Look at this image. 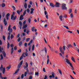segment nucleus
I'll return each instance as SVG.
<instances>
[{"label": "nucleus", "instance_id": "obj_1", "mask_svg": "<svg viewBox=\"0 0 79 79\" xmlns=\"http://www.w3.org/2000/svg\"><path fill=\"white\" fill-rule=\"evenodd\" d=\"M28 63L27 62H26L25 63V65L23 66V68H24V69H26L27 71L25 72L24 73V76L25 77H26L27 76V73H29V69H28Z\"/></svg>", "mask_w": 79, "mask_h": 79}, {"label": "nucleus", "instance_id": "obj_2", "mask_svg": "<svg viewBox=\"0 0 79 79\" xmlns=\"http://www.w3.org/2000/svg\"><path fill=\"white\" fill-rule=\"evenodd\" d=\"M23 60H22L20 62L19 64H18V66L17 67L18 69L17 70L15 73L14 74H17L18 72H19V68H21V65L23 64Z\"/></svg>", "mask_w": 79, "mask_h": 79}, {"label": "nucleus", "instance_id": "obj_3", "mask_svg": "<svg viewBox=\"0 0 79 79\" xmlns=\"http://www.w3.org/2000/svg\"><path fill=\"white\" fill-rule=\"evenodd\" d=\"M65 60H64V61L65 62H66L68 64H69L70 66L71 67L72 69V71H74V68L73 67V65L70 62V60H69L68 59L65 58Z\"/></svg>", "mask_w": 79, "mask_h": 79}, {"label": "nucleus", "instance_id": "obj_4", "mask_svg": "<svg viewBox=\"0 0 79 79\" xmlns=\"http://www.w3.org/2000/svg\"><path fill=\"white\" fill-rule=\"evenodd\" d=\"M8 31H9V32L8 33L9 35H10L11 33L13 32V29L12 28H11V25H10L8 27V29L7 30Z\"/></svg>", "mask_w": 79, "mask_h": 79}, {"label": "nucleus", "instance_id": "obj_5", "mask_svg": "<svg viewBox=\"0 0 79 79\" xmlns=\"http://www.w3.org/2000/svg\"><path fill=\"white\" fill-rule=\"evenodd\" d=\"M0 70L1 71H2V74H4L5 73V68H3L2 65H1V66L0 68Z\"/></svg>", "mask_w": 79, "mask_h": 79}, {"label": "nucleus", "instance_id": "obj_6", "mask_svg": "<svg viewBox=\"0 0 79 79\" xmlns=\"http://www.w3.org/2000/svg\"><path fill=\"white\" fill-rule=\"evenodd\" d=\"M66 6V4H62L61 7V8L62 10H66L68 8Z\"/></svg>", "mask_w": 79, "mask_h": 79}, {"label": "nucleus", "instance_id": "obj_7", "mask_svg": "<svg viewBox=\"0 0 79 79\" xmlns=\"http://www.w3.org/2000/svg\"><path fill=\"white\" fill-rule=\"evenodd\" d=\"M15 12H13V14L11 15V19H13L14 20H15L17 18V16L16 15L15 16V17L14 16L15 15Z\"/></svg>", "mask_w": 79, "mask_h": 79}, {"label": "nucleus", "instance_id": "obj_8", "mask_svg": "<svg viewBox=\"0 0 79 79\" xmlns=\"http://www.w3.org/2000/svg\"><path fill=\"white\" fill-rule=\"evenodd\" d=\"M59 49L60 50V52L62 53V54L64 55V50H63V48H62V47L60 46Z\"/></svg>", "mask_w": 79, "mask_h": 79}, {"label": "nucleus", "instance_id": "obj_9", "mask_svg": "<svg viewBox=\"0 0 79 79\" xmlns=\"http://www.w3.org/2000/svg\"><path fill=\"white\" fill-rule=\"evenodd\" d=\"M52 75H50L49 76L50 78H55V73L54 72H52Z\"/></svg>", "mask_w": 79, "mask_h": 79}, {"label": "nucleus", "instance_id": "obj_10", "mask_svg": "<svg viewBox=\"0 0 79 79\" xmlns=\"http://www.w3.org/2000/svg\"><path fill=\"white\" fill-rule=\"evenodd\" d=\"M10 14L9 13L6 14V20H8V19H9V16H10Z\"/></svg>", "mask_w": 79, "mask_h": 79}, {"label": "nucleus", "instance_id": "obj_11", "mask_svg": "<svg viewBox=\"0 0 79 79\" xmlns=\"http://www.w3.org/2000/svg\"><path fill=\"white\" fill-rule=\"evenodd\" d=\"M23 11V9H21L20 10H17V13L18 15H20V13H21Z\"/></svg>", "mask_w": 79, "mask_h": 79}, {"label": "nucleus", "instance_id": "obj_12", "mask_svg": "<svg viewBox=\"0 0 79 79\" xmlns=\"http://www.w3.org/2000/svg\"><path fill=\"white\" fill-rule=\"evenodd\" d=\"M4 23L5 26H6L7 25V22L6 21V18H5L4 19Z\"/></svg>", "mask_w": 79, "mask_h": 79}, {"label": "nucleus", "instance_id": "obj_13", "mask_svg": "<svg viewBox=\"0 0 79 79\" xmlns=\"http://www.w3.org/2000/svg\"><path fill=\"white\" fill-rule=\"evenodd\" d=\"M23 16L22 15H21L20 18H19V21H22V20H23V19H24V18H23Z\"/></svg>", "mask_w": 79, "mask_h": 79}, {"label": "nucleus", "instance_id": "obj_14", "mask_svg": "<svg viewBox=\"0 0 79 79\" xmlns=\"http://www.w3.org/2000/svg\"><path fill=\"white\" fill-rule=\"evenodd\" d=\"M50 6H51L52 8H54V7H55V5H54L53 3H50Z\"/></svg>", "mask_w": 79, "mask_h": 79}, {"label": "nucleus", "instance_id": "obj_15", "mask_svg": "<svg viewBox=\"0 0 79 79\" xmlns=\"http://www.w3.org/2000/svg\"><path fill=\"white\" fill-rule=\"evenodd\" d=\"M56 5L55 6L56 7H60V5H60V4L56 2Z\"/></svg>", "mask_w": 79, "mask_h": 79}, {"label": "nucleus", "instance_id": "obj_16", "mask_svg": "<svg viewBox=\"0 0 79 79\" xmlns=\"http://www.w3.org/2000/svg\"><path fill=\"white\" fill-rule=\"evenodd\" d=\"M2 54L3 55V56L5 58L6 57V53L4 51H2Z\"/></svg>", "mask_w": 79, "mask_h": 79}, {"label": "nucleus", "instance_id": "obj_17", "mask_svg": "<svg viewBox=\"0 0 79 79\" xmlns=\"http://www.w3.org/2000/svg\"><path fill=\"white\" fill-rule=\"evenodd\" d=\"M24 7L25 9H27V3L26 2H25L24 5Z\"/></svg>", "mask_w": 79, "mask_h": 79}, {"label": "nucleus", "instance_id": "obj_18", "mask_svg": "<svg viewBox=\"0 0 79 79\" xmlns=\"http://www.w3.org/2000/svg\"><path fill=\"white\" fill-rule=\"evenodd\" d=\"M10 52L11 55H12V54H13V52H14V49L13 48H11Z\"/></svg>", "mask_w": 79, "mask_h": 79}, {"label": "nucleus", "instance_id": "obj_19", "mask_svg": "<svg viewBox=\"0 0 79 79\" xmlns=\"http://www.w3.org/2000/svg\"><path fill=\"white\" fill-rule=\"evenodd\" d=\"M48 60L47 61V64H48V63H49V56L48 55L47 56Z\"/></svg>", "mask_w": 79, "mask_h": 79}, {"label": "nucleus", "instance_id": "obj_20", "mask_svg": "<svg viewBox=\"0 0 79 79\" xmlns=\"http://www.w3.org/2000/svg\"><path fill=\"white\" fill-rule=\"evenodd\" d=\"M69 14H71V12H72V11H73L72 10V9H69Z\"/></svg>", "mask_w": 79, "mask_h": 79}, {"label": "nucleus", "instance_id": "obj_21", "mask_svg": "<svg viewBox=\"0 0 79 79\" xmlns=\"http://www.w3.org/2000/svg\"><path fill=\"white\" fill-rule=\"evenodd\" d=\"M3 50V48H2V47H1V46H0V52H2V50Z\"/></svg>", "mask_w": 79, "mask_h": 79}, {"label": "nucleus", "instance_id": "obj_22", "mask_svg": "<svg viewBox=\"0 0 79 79\" xmlns=\"http://www.w3.org/2000/svg\"><path fill=\"white\" fill-rule=\"evenodd\" d=\"M67 47L69 48L71 47H73V46L71 44H68L67 45Z\"/></svg>", "mask_w": 79, "mask_h": 79}, {"label": "nucleus", "instance_id": "obj_23", "mask_svg": "<svg viewBox=\"0 0 79 79\" xmlns=\"http://www.w3.org/2000/svg\"><path fill=\"white\" fill-rule=\"evenodd\" d=\"M23 44V42L22 41H20L19 44V46H21Z\"/></svg>", "mask_w": 79, "mask_h": 79}, {"label": "nucleus", "instance_id": "obj_24", "mask_svg": "<svg viewBox=\"0 0 79 79\" xmlns=\"http://www.w3.org/2000/svg\"><path fill=\"white\" fill-rule=\"evenodd\" d=\"M27 11V10H25L24 12H23V16H25V15H26V11Z\"/></svg>", "mask_w": 79, "mask_h": 79}, {"label": "nucleus", "instance_id": "obj_25", "mask_svg": "<svg viewBox=\"0 0 79 79\" xmlns=\"http://www.w3.org/2000/svg\"><path fill=\"white\" fill-rule=\"evenodd\" d=\"M27 27V25L26 24L22 28L23 29H25V28H26Z\"/></svg>", "mask_w": 79, "mask_h": 79}, {"label": "nucleus", "instance_id": "obj_26", "mask_svg": "<svg viewBox=\"0 0 79 79\" xmlns=\"http://www.w3.org/2000/svg\"><path fill=\"white\" fill-rule=\"evenodd\" d=\"M2 8H3L4 7H5V6H6V5H5V4L4 3H3L2 4Z\"/></svg>", "mask_w": 79, "mask_h": 79}, {"label": "nucleus", "instance_id": "obj_27", "mask_svg": "<svg viewBox=\"0 0 79 79\" xmlns=\"http://www.w3.org/2000/svg\"><path fill=\"white\" fill-rule=\"evenodd\" d=\"M2 73H0V77L1 79H3V77H2Z\"/></svg>", "mask_w": 79, "mask_h": 79}, {"label": "nucleus", "instance_id": "obj_28", "mask_svg": "<svg viewBox=\"0 0 79 79\" xmlns=\"http://www.w3.org/2000/svg\"><path fill=\"white\" fill-rule=\"evenodd\" d=\"M13 38H14V35H13L12 34L10 36V39H12Z\"/></svg>", "mask_w": 79, "mask_h": 79}, {"label": "nucleus", "instance_id": "obj_29", "mask_svg": "<svg viewBox=\"0 0 79 79\" xmlns=\"http://www.w3.org/2000/svg\"><path fill=\"white\" fill-rule=\"evenodd\" d=\"M71 59L73 61H74V62L75 63V62H76V61H75V60L74 59V57H73V56L72 57Z\"/></svg>", "mask_w": 79, "mask_h": 79}, {"label": "nucleus", "instance_id": "obj_30", "mask_svg": "<svg viewBox=\"0 0 79 79\" xmlns=\"http://www.w3.org/2000/svg\"><path fill=\"white\" fill-rule=\"evenodd\" d=\"M62 17H63V16H62V15H61L60 16L59 18L60 21H63V19H62Z\"/></svg>", "mask_w": 79, "mask_h": 79}, {"label": "nucleus", "instance_id": "obj_31", "mask_svg": "<svg viewBox=\"0 0 79 79\" xmlns=\"http://www.w3.org/2000/svg\"><path fill=\"white\" fill-rule=\"evenodd\" d=\"M58 71L59 73L61 75H62V73H61V70H60V69H58Z\"/></svg>", "mask_w": 79, "mask_h": 79}, {"label": "nucleus", "instance_id": "obj_32", "mask_svg": "<svg viewBox=\"0 0 79 79\" xmlns=\"http://www.w3.org/2000/svg\"><path fill=\"white\" fill-rule=\"evenodd\" d=\"M19 24H20V26H23V23L21 21H19Z\"/></svg>", "mask_w": 79, "mask_h": 79}, {"label": "nucleus", "instance_id": "obj_33", "mask_svg": "<svg viewBox=\"0 0 79 79\" xmlns=\"http://www.w3.org/2000/svg\"><path fill=\"white\" fill-rule=\"evenodd\" d=\"M7 48L8 49H9V48H10V43H9L7 44Z\"/></svg>", "mask_w": 79, "mask_h": 79}, {"label": "nucleus", "instance_id": "obj_34", "mask_svg": "<svg viewBox=\"0 0 79 79\" xmlns=\"http://www.w3.org/2000/svg\"><path fill=\"white\" fill-rule=\"evenodd\" d=\"M0 56L1 60H3V55H2V54H1Z\"/></svg>", "mask_w": 79, "mask_h": 79}, {"label": "nucleus", "instance_id": "obj_35", "mask_svg": "<svg viewBox=\"0 0 79 79\" xmlns=\"http://www.w3.org/2000/svg\"><path fill=\"white\" fill-rule=\"evenodd\" d=\"M29 40H30V38H27L26 39V42H29Z\"/></svg>", "mask_w": 79, "mask_h": 79}, {"label": "nucleus", "instance_id": "obj_36", "mask_svg": "<svg viewBox=\"0 0 79 79\" xmlns=\"http://www.w3.org/2000/svg\"><path fill=\"white\" fill-rule=\"evenodd\" d=\"M39 72L35 73V76H39Z\"/></svg>", "mask_w": 79, "mask_h": 79}, {"label": "nucleus", "instance_id": "obj_37", "mask_svg": "<svg viewBox=\"0 0 79 79\" xmlns=\"http://www.w3.org/2000/svg\"><path fill=\"white\" fill-rule=\"evenodd\" d=\"M70 16H71V18H73V17L74 16V15H73V14L71 13L70 14Z\"/></svg>", "mask_w": 79, "mask_h": 79}, {"label": "nucleus", "instance_id": "obj_38", "mask_svg": "<svg viewBox=\"0 0 79 79\" xmlns=\"http://www.w3.org/2000/svg\"><path fill=\"white\" fill-rule=\"evenodd\" d=\"M13 28L14 29V31H16V26H15L13 27Z\"/></svg>", "mask_w": 79, "mask_h": 79}, {"label": "nucleus", "instance_id": "obj_39", "mask_svg": "<svg viewBox=\"0 0 79 79\" xmlns=\"http://www.w3.org/2000/svg\"><path fill=\"white\" fill-rule=\"evenodd\" d=\"M44 50H45V51L46 53H47V48L46 47H45Z\"/></svg>", "mask_w": 79, "mask_h": 79}, {"label": "nucleus", "instance_id": "obj_40", "mask_svg": "<svg viewBox=\"0 0 79 79\" xmlns=\"http://www.w3.org/2000/svg\"><path fill=\"white\" fill-rule=\"evenodd\" d=\"M28 21L29 23H31V18H29L28 19Z\"/></svg>", "mask_w": 79, "mask_h": 79}, {"label": "nucleus", "instance_id": "obj_41", "mask_svg": "<svg viewBox=\"0 0 79 79\" xmlns=\"http://www.w3.org/2000/svg\"><path fill=\"white\" fill-rule=\"evenodd\" d=\"M64 27H65V28H66V29H69V28L68 27V26H64Z\"/></svg>", "mask_w": 79, "mask_h": 79}, {"label": "nucleus", "instance_id": "obj_42", "mask_svg": "<svg viewBox=\"0 0 79 79\" xmlns=\"http://www.w3.org/2000/svg\"><path fill=\"white\" fill-rule=\"evenodd\" d=\"M34 29H35V27H33L31 28V31H34Z\"/></svg>", "mask_w": 79, "mask_h": 79}, {"label": "nucleus", "instance_id": "obj_43", "mask_svg": "<svg viewBox=\"0 0 79 79\" xmlns=\"http://www.w3.org/2000/svg\"><path fill=\"white\" fill-rule=\"evenodd\" d=\"M5 15V14L4 12H3L2 13V16L3 18H4V17Z\"/></svg>", "mask_w": 79, "mask_h": 79}, {"label": "nucleus", "instance_id": "obj_44", "mask_svg": "<svg viewBox=\"0 0 79 79\" xmlns=\"http://www.w3.org/2000/svg\"><path fill=\"white\" fill-rule=\"evenodd\" d=\"M2 39L4 40H5V35H3L2 36Z\"/></svg>", "mask_w": 79, "mask_h": 79}, {"label": "nucleus", "instance_id": "obj_45", "mask_svg": "<svg viewBox=\"0 0 79 79\" xmlns=\"http://www.w3.org/2000/svg\"><path fill=\"white\" fill-rule=\"evenodd\" d=\"M32 51L34 50V45H33L32 47Z\"/></svg>", "mask_w": 79, "mask_h": 79}, {"label": "nucleus", "instance_id": "obj_46", "mask_svg": "<svg viewBox=\"0 0 79 79\" xmlns=\"http://www.w3.org/2000/svg\"><path fill=\"white\" fill-rule=\"evenodd\" d=\"M26 21L25 20L23 22V25H25L26 24Z\"/></svg>", "mask_w": 79, "mask_h": 79}, {"label": "nucleus", "instance_id": "obj_47", "mask_svg": "<svg viewBox=\"0 0 79 79\" xmlns=\"http://www.w3.org/2000/svg\"><path fill=\"white\" fill-rule=\"evenodd\" d=\"M24 54L26 56H28V54L27 53V52H25Z\"/></svg>", "mask_w": 79, "mask_h": 79}, {"label": "nucleus", "instance_id": "obj_48", "mask_svg": "<svg viewBox=\"0 0 79 79\" xmlns=\"http://www.w3.org/2000/svg\"><path fill=\"white\" fill-rule=\"evenodd\" d=\"M28 49H29V52H30L31 51V46H30L29 48H28Z\"/></svg>", "mask_w": 79, "mask_h": 79}, {"label": "nucleus", "instance_id": "obj_49", "mask_svg": "<svg viewBox=\"0 0 79 79\" xmlns=\"http://www.w3.org/2000/svg\"><path fill=\"white\" fill-rule=\"evenodd\" d=\"M21 79H23L24 78V74H22L21 76Z\"/></svg>", "mask_w": 79, "mask_h": 79}, {"label": "nucleus", "instance_id": "obj_50", "mask_svg": "<svg viewBox=\"0 0 79 79\" xmlns=\"http://www.w3.org/2000/svg\"><path fill=\"white\" fill-rule=\"evenodd\" d=\"M7 70H9L11 68V66H8L7 67Z\"/></svg>", "mask_w": 79, "mask_h": 79}, {"label": "nucleus", "instance_id": "obj_51", "mask_svg": "<svg viewBox=\"0 0 79 79\" xmlns=\"http://www.w3.org/2000/svg\"><path fill=\"white\" fill-rule=\"evenodd\" d=\"M0 27L2 30H3V25L2 24L0 25Z\"/></svg>", "mask_w": 79, "mask_h": 79}, {"label": "nucleus", "instance_id": "obj_52", "mask_svg": "<svg viewBox=\"0 0 79 79\" xmlns=\"http://www.w3.org/2000/svg\"><path fill=\"white\" fill-rule=\"evenodd\" d=\"M12 7L14 10H16V8H15V6H12Z\"/></svg>", "mask_w": 79, "mask_h": 79}, {"label": "nucleus", "instance_id": "obj_53", "mask_svg": "<svg viewBox=\"0 0 79 79\" xmlns=\"http://www.w3.org/2000/svg\"><path fill=\"white\" fill-rule=\"evenodd\" d=\"M20 40H21V38H19L17 40V41H18V42H20Z\"/></svg>", "mask_w": 79, "mask_h": 79}, {"label": "nucleus", "instance_id": "obj_54", "mask_svg": "<svg viewBox=\"0 0 79 79\" xmlns=\"http://www.w3.org/2000/svg\"><path fill=\"white\" fill-rule=\"evenodd\" d=\"M63 48L64 51L66 49V47H65V46H63Z\"/></svg>", "mask_w": 79, "mask_h": 79}, {"label": "nucleus", "instance_id": "obj_55", "mask_svg": "<svg viewBox=\"0 0 79 79\" xmlns=\"http://www.w3.org/2000/svg\"><path fill=\"white\" fill-rule=\"evenodd\" d=\"M19 36H20V34H19L17 36V38H19Z\"/></svg>", "mask_w": 79, "mask_h": 79}, {"label": "nucleus", "instance_id": "obj_56", "mask_svg": "<svg viewBox=\"0 0 79 79\" xmlns=\"http://www.w3.org/2000/svg\"><path fill=\"white\" fill-rule=\"evenodd\" d=\"M24 46L25 47H27V43H25L24 44Z\"/></svg>", "mask_w": 79, "mask_h": 79}, {"label": "nucleus", "instance_id": "obj_57", "mask_svg": "<svg viewBox=\"0 0 79 79\" xmlns=\"http://www.w3.org/2000/svg\"><path fill=\"white\" fill-rule=\"evenodd\" d=\"M0 45H2V40L0 39Z\"/></svg>", "mask_w": 79, "mask_h": 79}, {"label": "nucleus", "instance_id": "obj_58", "mask_svg": "<svg viewBox=\"0 0 79 79\" xmlns=\"http://www.w3.org/2000/svg\"><path fill=\"white\" fill-rule=\"evenodd\" d=\"M22 51V50L21 49H20L19 50H18V52H19V53H21Z\"/></svg>", "mask_w": 79, "mask_h": 79}, {"label": "nucleus", "instance_id": "obj_59", "mask_svg": "<svg viewBox=\"0 0 79 79\" xmlns=\"http://www.w3.org/2000/svg\"><path fill=\"white\" fill-rule=\"evenodd\" d=\"M10 35H9L7 37V40H10Z\"/></svg>", "mask_w": 79, "mask_h": 79}, {"label": "nucleus", "instance_id": "obj_60", "mask_svg": "<svg viewBox=\"0 0 79 79\" xmlns=\"http://www.w3.org/2000/svg\"><path fill=\"white\" fill-rule=\"evenodd\" d=\"M30 11V10H29V9H27V12L28 13H29Z\"/></svg>", "mask_w": 79, "mask_h": 79}, {"label": "nucleus", "instance_id": "obj_61", "mask_svg": "<svg viewBox=\"0 0 79 79\" xmlns=\"http://www.w3.org/2000/svg\"><path fill=\"white\" fill-rule=\"evenodd\" d=\"M28 8H30L31 7V6L30 4H29L28 6Z\"/></svg>", "mask_w": 79, "mask_h": 79}, {"label": "nucleus", "instance_id": "obj_62", "mask_svg": "<svg viewBox=\"0 0 79 79\" xmlns=\"http://www.w3.org/2000/svg\"><path fill=\"white\" fill-rule=\"evenodd\" d=\"M29 30H27L26 31L27 34H29Z\"/></svg>", "mask_w": 79, "mask_h": 79}, {"label": "nucleus", "instance_id": "obj_63", "mask_svg": "<svg viewBox=\"0 0 79 79\" xmlns=\"http://www.w3.org/2000/svg\"><path fill=\"white\" fill-rule=\"evenodd\" d=\"M32 73H33V72H30L29 73H28V74L30 75H31V74H32Z\"/></svg>", "mask_w": 79, "mask_h": 79}, {"label": "nucleus", "instance_id": "obj_64", "mask_svg": "<svg viewBox=\"0 0 79 79\" xmlns=\"http://www.w3.org/2000/svg\"><path fill=\"white\" fill-rule=\"evenodd\" d=\"M47 79V75H45L44 76V79Z\"/></svg>", "mask_w": 79, "mask_h": 79}]
</instances>
